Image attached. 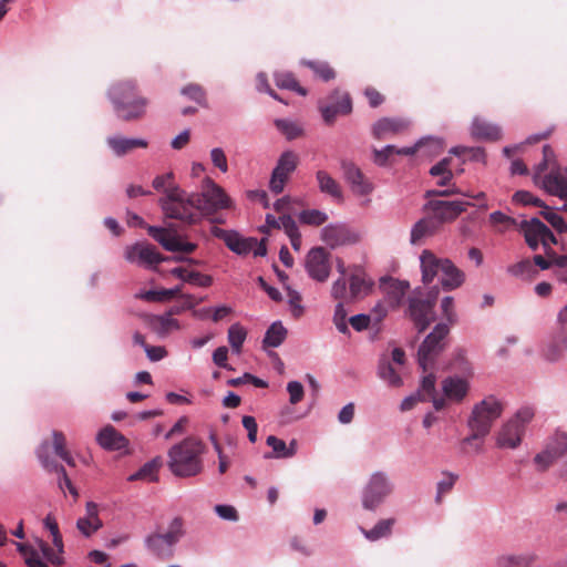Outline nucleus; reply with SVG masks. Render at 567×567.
Listing matches in <instances>:
<instances>
[{"label":"nucleus","mask_w":567,"mask_h":567,"mask_svg":"<svg viewBox=\"0 0 567 567\" xmlns=\"http://www.w3.org/2000/svg\"><path fill=\"white\" fill-rule=\"evenodd\" d=\"M205 443L196 436H187L168 450L167 466L178 477H192L203 471L202 455Z\"/></svg>","instance_id":"obj_1"},{"label":"nucleus","mask_w":567,"mask_h":567,"mask_svg":"<svg viewBox=\"0 0 567 567\" xmlns=\"http://www.w3.org/2000/svg\"><path fill=\"white\" fill-rule=\"evenodd\" d=\"M109 97L115 114L124 122L138 121L146 114L148 99L140 94L133 80L114 83L109 90Z\"/></svg>","instance_id":"obj_2"},{"label":"nucleus","mask_w":567,"mask_h":567,"mask_svg":"<svg viewBox=\"0 0 567 567\" xmlns=\"http://www.w3.org/2000/svg\"><path fill=\"white\" fill-rule=\"evenodd\" d=\"M503 410V402L493 395L476 403L467 420L471 434L462 441V444L473 446L475 452H480L482 444L476 442L484 440L489 434L494 422L502 415Z\"/></svg>","instance_id":"obj_3"},{"label":"nucleus","mask_w":567,"mask_h":567,"mask_svg":"<svg viewBox=\"0 0 567 567\" xmlns=\"http://www.w3.org/2000/svg\"><path fill=\"white\" fill-rule=\"evenodd\" d=\"M189 203L194 205L199 214H213L219 209L229 208L230 198L224 189L210 178L205 179L202 193H193L189 195Z\"/></svg>","instance_id":"obj_4"},{"label":"nucleus","mask_w":567,"mask_h":567,"mask_svg":"<svg viewBox=\"0 0 567 567\" xmlns=\"http://www.w3.org/2000/svg\"><path fill=\"white\" fill-rule=\"evenodd\" d=\"M159 204L168 218L178 219L188 225L200 220L199 212L189 203V195L185 197L181 188L171 189L169 196L161 198Z\"/></svg>","instance_id":"obj_5"},{"label":"nucleus","mask_w":567,"mask_h":567,"mask_svg":"<svg viewBox=\"0 0 567 567\" xmlns=\"http://www.w3.org/2000/svg\"><path fill=\"white\" fill-rule=\"evenodd\" d=\"M534 410L529 406L519 409L515 416L503 425L497 434V446L502 449H516L525 434V426L534 417Z\"/></svg>","instance_id":"obj_6"},{"label":"nucleus","mask_w":567,"mask_h":567,"mask_svg":"<svg viewBox=\"0 0 567 567\" xmlns=\"http://www.w3.org/2000/svg\"><path fill=\"white\" fill-rule=\"evenodd\" d=\"M449 332L447 324L439 323L420 346L417 362L424 373L432 369L436 357L443 351L445 347L444 339Z\"/></svg>","instance_id":"obj_7"},{"label":"nucleus","mask_w":567,"mask_h":567,"mask_svg":"<svg viewBox=\"0 0 567 567\" xmlns=\"http://www.w3.org/2000/svg\"><path fill=\"white\" fill-rule=\"evenodd\" d=\"M124 257L131 264H137L140 266L145 267H154L161 264L162 261L167 260H187L190 264L198 262L197 260L185 259L183 257H165L157 251L155 246L148 243H136L134 245L127 246L124 251Z\"/></svg>","instance_id":"obj_8"},{"label":"nucleus","mask_w":567,"mask_h":567,"mask_svg":"<svg viewBox=\"0 0 567 567\" xmlns=\"http://www.w3.org/2000/svg\"><path fill=\"white\" fill-rule=\"evenodd\" d=\"M439 295V288L433 287L427 297H411L409 299V316L419 332H423L434 320V306Z\"/></svg>","instance_id":"obj_9"},{"label":"nucleus","mask_w":567,"mask_h":567,"mask_svg":"<svg viewBox=\"0 0 567 567\" xmlns=\"http://www.w3.org/2000/svg\"><path fill=\"white\" fill-rule=\"evenodd\" d=\"M182 536V520L174 518L169 529L165 534L153 533L145 538V546L148 550L161 558L171 557L173 547Z\"/></svg>","instance_id":"obj_10"},{"label":"nucleus","mask_w":567,"mask_h":567,"mask_svg":"<svg viewBox=\"0 0 567 567\" xmlns=\"http://www.w3.org/2000/svg\"><path fill=\"white\" fill-rule=\"evenodd\" d=\"M567 454V433L557 431L550 436L544 450L534 457L538 472H546L557 460Z\"/></svg>","instance_id":"obj_11"},{"label":"nucleus","mask_w":567,"mask_h":567,"mask_svg":"<svg viewBox=\"0 0 567 567\" xmlns=\"http://www.w3.org/2000/svg\"><path fill=\"white\" fill-rule=\"evenodd\" d=\"M392 492V485L388 476L382 472L371 475L363 489L362 505L365 509H375Z\"/></svg>","instance_id":"obj_12"},{"label":"nucleus","mask_w":567,"mask_h":567,"mask_svg":"<svg viewBox=\"0 0 567 567\" xmlns=\"http://www.w3.org/2000/svg\"><path fill=\"white\" fill-rule=\"evenodd\" d=\"M520 230L524 234L526 244L533 250H536L539 245L547 248L550 245L557 244V238L553 231L538 218L530 220H523L520 223Z\"/></svg>","instance_id":"obj_13"},{"label":"nucleus","mask_w":567,"mask_h":567,"mask_svg":"<svg viewBox=\"0 0 567 567\" xmlns=\"http://www.w3.org/2000/svg\"><path fill=\"white\" fill-rule=\"evenodd\" d=\"M298 163L299 157L292 151H286L280 155L269 182V189L274 194L278 195L284 192L285 185L296 171Z\"/></svg>","instance_id":"obj_14"},{"label":"nucleus","mask_w":567,"mask_h":567,"mask_svg":"<svg viewBox=\"0 0 567 567\" xmlns=\"http://www.w3.org/2000/svg\"><path fill=\"white\" fill-rule=\"evenodd\" d=\"M320 112L327 124H332L338 115H348L352 112V100L348 92L334 90L327 103H320Z\"/></svg>","instance_id":"obj_15"},{"label":"nucleus","mask_w":567,"mask_h":567,"mask_svg":"<svg viewBox=\"0 0 567 567\" xmlns=\"http://www.w3.org/2000/svg\"><path fill=\"white\" fill-rule=\"evenodd\" d=\"M470 205L463 200H430L425 205V209L431 210V217L437 220V226L441 227L444 223H451L455 220L466 207Z\"/></svg>","instance_id":"obj_16"},{"label":"nucleus","mask_w":567,"mask_h":567,"mask_svg":"<svg viewBox=\"0 0 567 567\" xmlns=\"http://www.w3.org/2000/svg\"><path fill=\"white\" fill-rule=\"evenodd\" d=\"M306 270L313 280L324 282L330 275L329 252L323 247L312 248L306 257Z\"/></svg>","instance_id":"obj_17"},{"label":"nucleus","mask_w":567,"mask_h":567,"mask_svg":"<svg viewBox=\"0 0 567 567\" xmlns=\"http://www.w3.org/2000/svg\"><path fill=\"white\" fill-rule=\"evenodd\" d=\"M44 527L50 530L52 535V542L56 550L51 548L47 543L40 542L39 546L44 555V557L53 565H61L62 564V557L61 554L63 553V540L62 535L59 530V526L56 523V519L53 514H48L44 518Z\"/></svg>","instance_id":"obj_18"},{"label":"nucleus","mask_w":567,"mask_h":567,"mask_svg":"<svg viewBox=\"0 0 567 567\" xmlns=\"http://www.w3.org/2000/svg\"><path fill=\"white\" fill-rule=\"evenodd\" d=\"M212 234L224 240L225 245L238 255L249 254L256 245V238H244L235 230H226L219 227H214Z\"/></svg>","instance_id":"obj_19"},{"label":"nucleus","mask_w":567,"mask_h":567,"mask_svg":"<svg viewBox=\"0 0 567 567\" xmlns=\"http://www.w3.org/2000/svg\"><path fill=\"white\" fill-rule=\"evenodd\" d=\"M543 188L550 195L567 200V168L553 167L548 174L539 181Z\"/></svg>","instance_id":"obj_20"},{"label":"nucleus","mask_w":567,"mask_h":567,"mask_svg":"<svg viewBox=\"0 0 567 567\" xmlns=\"http://www.w3.org/2000/svg\"><path fill=\"white\" fill-rule=\"evenodd\" d=\"M342 169L346 181L351 189L359 196L369 195L373 190L372 183L363 175L361 169L351 162H343Z\"/></svg>","instance_id":"obj_21"},{"label":"nucleus","mask_w":567,"mask_h":567,"mask_svg":"<svg viewBox=\"0 0 567 567\" xmlns=\"http://www.w3.org/2000/svg\"><path fill=\"white\" fill-rule=\"evenodd\" d=\"M38 457L48 471H54L61 474L59 485L61 488L66 487L69 492L76 498L79 496L76 488L73 486L71 480L69 478L65 468L62 465H59L56 462L50 458L49 456V445L48 443H43L38 450Z\"/></svg>","instance_id":"obj_22"},{"label":"nucleus","mask_w":567,"mask_h":567,"mask_svg":"<svg viewBox=\"0 0 567 567\" xmlns=\"http://www.w3.org/2000/svg\"><path fill=\"white\" fill-rule=\"evenodd\" d=\"M560 323L567 324V305L558 315ZM564 353H567V330L559 331L545 350V355L550 361L558 360Z\"/></svg>","instance_id":"obj_23"},{"label":"nucleus","mask_w":567,"mask_h":567,"mask_svg":"<svg viewBox=\"0 0 567 567\" xmlns=\"http://www.w3.org/2000/svg\"><path fill=\"white\" fill-rule=\"evenodd\" d=\"M445 259L437 257L431 250L425 249L422 251L420 262L423 284H431L435 278H439Z\"/></svg>","instance_id":"obj_24"},{"label":"nucleus","mask_w":567,"mask_h":567,"mask_svg":"<svg viewBox=\"0 0 567 567\" xmlns=\"http://www.w3.org/2000/svg\"><path fill=\"white\" fill-rule=\"evenodd\" d=\"M437 279L443 290L451 291L460 288L464 284L465 274L450 259H445Z\"/></svg>","instance_id":"obj_25"},{"label":"nucleus","mask_w":567,"mask_h":567,"mask_svg":"<svg viewBox=\"0 0 567 567\" xmlns=\"http://www.w3.org/2000/svg\"><path fill=\"white\" fill-rule=\"evenodd\" d=\"M381 286L385 292L384 300L386 305L391 307V309H395L401 305L406 291L410 288L409 282L393 278L382 280Z\"/></svg>","instance_id":"obj_26"},{"label":"nucleus","mask_w":567,"mask_h":567,"mask_svg":"<svg viewBox=\"0 0 567 567\" xmlns=\"http://www.w3.org/2000/svg\"><path fill=\"white\" fill-rule=\"evenodd\" d=\"M429 142L434 143L437 146H440L439 143L435 141H427V143ZM425 144H426V142L420 141L415 145L410 146V147L396 148L393 145H388L381 151L374 150V163L378 164L379 166H384L388 164L389 158L393 154L411 156V155H414Z\"/></svg>","instance_id":"obj_27"},{"label":"nucleus","mask_w":567,"mask_h":567,"mask_svg":"<svg viewBox=\"0 0 567 567\" xmlns=\"http://www.w3.org/2000/svg\"><path fill=\"white\" fill-rule=\"evenodd\" d=\"M109 147L116 156H124L136 148H146L148 143L143 138L111 136L106 140Z\"/></svg>","instance_id":"obj_28"},{"label":"nucleus","mask_w":567,"mask_h":567,"mask_svg":"<svg viewBox=\"0 0 567 567\" xmlns=\"http://www.w3.org/2000/svg\"><path fill=\"white\" fill-rule=\"evenodd\" d=\"M99 444L110 451H120L126 447L128 441L113 426L107 425L97 434Z\"/></svg>","instance_id":"obj_29"},{"label":"nucleus","mask_w":567,"mask_h":567,"mask_svg":"<svg viewBox=\"0 0 567 567\" xmlns=\"http://www.w3.org/2000/svg\"><path fill=\"white\" fill-rule=\"evenodd\" d=\"M266 444L272 449V452L266 454V458H290L297 453L298 443L296 440H291L289 445L281 439L275 435H269L266 440Z\"/></svg>","instance_id":"obj_30"},{"label":"nucleus","mask_w":567,"mask_h":567,"mask_svg":"<svg viewBox=\"0 0 567 567\" xmlns=\"http://www.w3.org/2000/svg\"><path fill=\"white\" fill-rule=\"evenodd\" d=\"M169 274L189 285L207 288L213 284V277L187 268L176 267Z\"/></svg>","instance_id":"obj_31"},{"label":"nucleus","mask_w":567,"mask_h":567,"mask_svg":"<svg viewBox=\"0 0 567 567\" xmlns=\"http://www.w3.org/2000/svg\"><path fill=\"white\" fill-rule=\"evenodd\" d=\"M442 389L447 399L461 402L468 392V383L464 379L450 377L443 380Z\"/></svg>","instance_id":"obj_32"},{"label":"nucleus","mask_w":567,"mask_h":567,"mask_svg":"<svg viewBox=\"0 0 567 567\" xmlns=\"http://www.w3.org/2000/svg\"><path fill=\"white\" fill-rule=\"evenodd\" d=\"M321 239L328 246L334 248L350 243V233L343 225H329L322 229Z\"/></svg>","instance_id":"obj_33"},{"label":"nucleus","mask_w":567,"mask_h":567,"mask_svg":"<svg viewBox=\"0 0 567 567\" xmlns=\"http://www.w3.org/2000/svg\"><path fill=\"white\" fill-rule=\"evenodd\" d=\"M349 295L351 299H360L369 295L372 289L373 282L368 280L364 272L355 270L349 277Z\"/></svg>","instance_id":"obj_34"},{"label":"nucleus","mask_w":567,"mask_h":567,"mask_svg":"<svg viewBox=\"0 0 567 567\" xmlns=\"http://www.w3.org/2000/svg\"><path fill=\"white\" fill-rule=\"evenodd\" d=\"M147 327L157 333L159 337L167 336L172 330L178 329V321L173 319L171 316H154L150 315L145 317Z\"/></svg>","instance_id":"obj_35"},{"label":"nucleus","mask_w":567,"mask_h":567,"mask_svg":"<svg viewBox=\"0 0 567 567\" xmlns=\"http://www.w3.org/2000/svg\"><path fill=\"white\" fill-rule=\"evenodd\" d=\"M545 255H535L533 257L534 267L537 266L543 270L549 269L553 266L564 268L567 266V255H557L556 251L549 246L544 248Z\"/></svg>","instance_id":"obj_36"},{"label":"nucleus","mask_w":567,"mask_h":567,"mask_svg":"<svg viewBox=\"0 0 567 567\" xmlns=\"http://www.w3.org/2000/svg\"><path fill=\"white\" fill-rule=\"evenodd\" d=\"M471 132L475 138L492 142L499 140L502 136V132L498 126L478 117L473 121Z\"/></svg>","instance_id":"obj_37"},{"label":"nucleus","mask_w":567,"mask_h":567,"mask_svg":"<svg viewBox=\"0 0 567 567\" xmlns=\"http://www.w3.org/2000/svg\"><path fill=\"white\" fill-rule=\"evenodd\" d=\"M406 127L404 121L399 118L383 117L373 125V135L381 140L388 135H394Z\"/></svg>","instance_id":"obj_38"},{"label":"nucleus","mask_w":567,"mask_h":567,"mask_svg":"<svg viewBox=\"0 0 567 567\" xmlns=\"http://www.w3.org/2000/svg\"><path fill=\"white\" fill-rule=\"evenodd\" d=\"M537 560L534 553L506 554L496 558L497 567H530Z\"/></svg>","instance_id":"obj_39"},{"label":"nucleus","mask_w":567,"mask_h":567,"mask_svg":"<svg viewBox=\"0 0 567 567\" xmlns=\"http://www.w3.org/2000/svg\"><path fill=\"white\" fill-rule=\"evenodd\" d=\"M439 228L437 220L431 216L420 219L411 230V244H419L424 237L435 234Z\"/></svg>","instance_id":"obj_40"},{"label":"nucleus","mask_w":567,"mask_h":567,"mask_svg":"<svg viewBox=\"0 0 567 567\" xmlns=\"http://www.w3.org/2000/svg\"><path fill=\"white\" fill-rule=\"evenodd\" d=\"M319 189L338 202H342V189L339 183L326 171H318L316 174Z\"/></svg>","instance_id":"obj_41"},{"label":"nucleus","mask_w":567,"mask_h":567,"mask_svg":"<svg viewBox=\"0 0 567 567\" xmlns=\"http://www.w3.org/2000/svg\"><path fill=\"white\" fill-rule=\"evenodd\" d=\"M148 234L159 243L166 250L168 251H178L179 248V237L176 235H172L168 228H162L156 226H150L147 228Z\"/></svg>","instance_id":"obj_42"},{"label":"nucleus","mask_w":567,"mask_h":567,"mask_svg":"<svg viewBox=\"0 0 567 567\" xmlns=\"http://www.w3.org/2000/svg\"><path fill=\"white\" fill-rule=\"evenodd\" d=\"M163 464L162 457L156 456L152 461L145 463L137 472L128 476L130 482L146 481L156 482L158 480V471Z\"/></svg>","instance_id":"obj_43"},{"label":"nucleus","mask_w":567,"mask_h":567,"mask_svg":"<svg viewBox=\"0 0 567 567\" xmlns=\"http://www.w3.org/2000/svg\"><path fill=\"white\" fill-rule=\"evenodd\" d=\"M274 80H275L276 85L279 89L293 91L301 96H306L308 93L307 90L300 85V83L298 82L297 78L295 76V74L292 72H289V71L275 72Z\"/></svg>","instance_id":"obj_44"},{"label":"nucleus","mask_w":567,"mask_h":567,"mask_svg":"<svg viewBox=\"0 0 567 567\" xmlns=\"http://www.w3.org/2000/svg\"><path fill=\"white\" fill-rule=\"evenodd\" d=\"M378 375L390 386L399 388L402 385V378L394 369L393 364L385 358L381 359L378 367Z\"/></svg>","instance_id":"obj_45"},{"label":"nucleus","mask_w":567,"mask_h":567,"mask_svg":"<svg viewBox=\"0 0 567 567\" xmlns=\"http://www.w3.org/2000/svg\"><path fill=\"white\" fill-rule=\"evenodd\" d=\"M301 64L309 68L318 79L324 82H329L336 78V71L328 62L302 60Z\"/></svg>","instance_id":"obj_46"},{"label":"nucleus","mask_w":567,"mask_h":567,"mask_svg":"<svg viewBox=\"0 0 567 567\" xmlns=\"http://www.w3.org/2000/svg\"><path fill=\"white\" fill-rule=\"evenodd\" d=\"M282 229L290 239V244L296 251L301 249V234L299 233L298 226L295 219L288 215H281Z\"/></svg>","instance_id":"obj_47"},{"label":"nucleus","mask_w":567,"mask_h":567,"mask_svg":"<svg viewBox=\"0 0 567 567\" xmlns=\"http://www.w3.org/2000/svg\"><path fill=\"white\" fill-rule=\"evenodd\" d=\"M183 286H176L172 289L148 290L140 295V298L151 302H162L181 296Z\"/></svg>","instance_id":"obj_48"},{"label":"nucleus","mask_w":567,"mask_h":567,"mask_svg":"<svg viewBox=\"0 0 567 567\" xmlns=\"http://www.w3.org/2000/svg\"><path fill=\"white\" fill-rule=\"evenodd\" d=\"M394 525L393 518L382 519L380 520L372 529L360 528L362 534L370 542H375L380 538L386 537L391 534L392 527Z\"/></svg>","instance_id":"obj_49"},{"label":"nucleus","mask_w":567,"mask_h":567,"mask_svg":"<svg viewBox=\"0 0 567 567\" xmlns=\"http://www.w3.org/2000/svg\"><path fill=\"white\" fill-rule=\"evenodd\" d=\"M287 337V330L281 322H274L267 330L264 338V346L277 348Z\"/></svg>","instance_id":"obj_50"},{"label":"nucleus","mask_w":567,"mask_h":567,"mask_svg":"<svg viewBox=\"0 0 567 567\" xmlns=\"http://www.w3.org/2000/svg\"><path fill=\"white\" fill-rule=\"evenodd\" d=\"M508 274L514 277L523 278V279H533L537 275V270L534 267L530 259H523L507 268Z\"/></svg>","instance_id":"obj_51"},{"label":"nucleus","mask_w":567,"mask_h":567,"mask_svg":"<svg viewBox=\"0 0 567 567\" xmlns=\"http://www.w3.org/2000/svg\"><path fill=\"white\" fill-rule=\"evenodd\" d=\"M53 449L55 454L62 458L68 465L75 466V461L70 454V452L66 450V440L62 432L60 431H53Z\"/></svg>","instance_id":"obj_52"},{"label":"nucleus","mask_w":567,"mask_h":567,"mask_svg":"<svg viewBox=\"0 0 567 567\" xmlns=\"http://www.w3.org/2000/svg\"><path fill=\"white\" fill-rule=\"evenodd\" d=\"M558 165L555 162V154L553 148L549 145H544L543 147V161L536 166L534 174V182L536 184L543 178V173L550 167H557Z\"/></svg>","instance_id":"obj_53"},{"label":"nucleus","mask_w":567,"mask_h":567,"mask_svg":"<svg viewBox=\"0 0 567 567\" xmlns=\"http://www.w3.org/2000/svg\"><path fill=\"white\" fill-rule=\"evenodd\" d=\"M247 330L240 323H234L228 329V342L234 352L240 353L246 340Z\"/></svg>","instance_id":"obj_54"},{"label":"nucleus","mask_w":567,"mask_h":567,"mask_svg":"<svg viewBox=\"0 0 567 567\" xmlns=\"http://www.w3.org/2000/svg\"><path fill=\"white\" fill-rule=\"evenodd\" d=\"M328 219V215L318 209H306L299 214V220L310 226H320Z\"/></svg>","instance_id":"obj_55"},{"label":"nucleus","mask_w":567,"mask_h":567,"mask_svg":"<svg viewBox=\"0 0 567 567\" xmlns=\"http://www.w3.org/2000/svg\"><path fill=\"white\" fill-rule=\"evenodd\" d=\"M152 185L156 190H163L165 193V197L169 196L171 189L179 188L174 183V174L172 172L156 176L153 179Z\"/></svg>","instance_id":"obj_56"},{"label":"nucleus","mask_w":567,"mask_h":567,"mask_svg":"<svg viewBox=\"0 0 567 567\" xmlns=\"http://www.w3.org/2000/svg\"><path fill=\"white\" fill-rule=\"evenodd\" d=\"M451 153L456 156L468 155V158L476 162H482L486 164V155L485 151L482 147H465V146H456L451 150Z\"/></svg>","instance_id":"obj_57"},{"label":"nucleus","mask_w":567,"mask_h":567,"mask_svg":"<svg viewBox=\"0 0 567 567\" xmlns=\"http://www.w3.org/2000/svg\"><path fill=\"white\" fill-rule=\"evenodd\" d=\"M275 125L288 140H295L302 135V128L295 122L276 120Z\"/></svg>","instance_id":"obj_58"},{"label":"nucleus","mask_w":567,"mask_h":567,"mask_svg":"<svg viewBox=\"0 0 567 567\" xmlns=\"http://www.w3.org/2000/svg\"><path fill=\"white\" fill-rule=\"evenodd\" d=\"M458 476L450 472L442 473V480L437 483L436 503L442 502L443 495L451 492Z\"/></svg>","instance_id":"obj_59"},{"label":"nucleus","mask_w":567,"mask_h":567,"mask_svg":"<svg viewBox=\"0 0 567 567\" xmlns=\"http://www.w3.org/2000/svg\"><path fill=\"white\" fill-rule=\"evenodd\" d=\"M181 93L185 96H187L189 100H193L200 106H206V93L204 89L198 84H188L184 86L181 91Z\"/></svg>","instance_id":"obj_60"},{"label":"nucleus","mask_w":567,"mask_h":567,"mask_svg":"<svg viewBox=\"0 0 567 567\" xmlns=\"http://www.w3.org/2000/svg\"><path fill=\"white\" fill-rule=\"evenodd\" d=\"M489 221L499 231H505L516 225V220L502 212H494L489 215Z\"/></svg>","instance_id":"obj_61"},{"label":"nucleus","mask_w":567,"mask_h":567,"mask_svg":"<svg viewBox=\"0 0 567 567\" xmlns=\"http://www.w3.org/2000/svg\"><path fill=\"white\" fill-rule=\"evenodd\" d=\"M102 520L86 517H81L76 522V527L81 534L89 537L102 527Z\"/></svg>","instance_id":"obj_62"},{"label":"nucleus","mask_w":567,"mask_h":567,"mask_svg":"<svg viewBox=\"0 0 567 567\" xmlns=\"http://www.w3.org/2000/svg\"><path fill=\"white\" fill-rule=\"evenodd\" d=\"M540 215L559 233H566L567 231V224L565 223L564 218L551 212L549 208L546 210H542Z\"/></svg>","instance_id":"obj_63"},{"label":"nucleus","mask_w":567,"mask_h":567,"mask_svg":"<svg viewBox=\"0 0 567 567\" xmlns=\"http://www.w3.org/2000/svg\"><path fill=\"white\" fill-rule=\"evenodd\" d=\"M441 310L443 318L450 323L454 324L457 320L456 312L454 309V299L451 296H446L441 301Z\"/></svg>","instance_id":"obj_64"}]
</instances>
